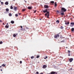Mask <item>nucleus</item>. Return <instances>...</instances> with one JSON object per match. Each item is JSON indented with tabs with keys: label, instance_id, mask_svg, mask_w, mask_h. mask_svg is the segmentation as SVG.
Masks as SVG:
<instances>
[{
	"label": "nucleus",
	"instance_id": "obj_1",
	"mask_svg": "<svg viewBox=\"0 0 74 74\" xmlns=\"http://www.w3.org/2000/svg\"><path fill=\"white\" fill-rule=\"evenodd\" d=\"M61 11L62 12H66L67 10L64 8H62L61 9Z\"/></svg>",
	"mask_w": 74,
	"mask_h": 74
},
{
	"label": "nucleus",
	"instance_id": "obj_2",
	"mask_svg": "<svg viewBox=\"0 0 74 74\" xmlns=\"http://www.w3.org/2000/svg\"><path fill=\"white\" fill-rule=\"evenodd\" d=\"M60 36V35L59 34H57L54 35V37L55 38H57L58 37H59Z\"/></svg>",
	"mask_w": 74,
	"mask_h": 74
},
{
	"label": "nucleus",
	"instance_id": "obj_3",
	"mask_svg": "<svg viewBox=\"0 0 74 74\" xmlns=\"http://www.w3.org/2000/svg\"><path fill=\"white\" fill-rule=\"evenodd\" d=\"M49 12H47L46 13H45V16H47V18H49ZM47 14H48L47 16Z\"/></svg>",
	"mask_w": 74,
	"mask_h": 74
},
{
	"label": "nucleus",
	"instance_id": "obj_4",
	"mask_svg": "<svg viewBox=\"0 0 74 74\" xmlns=\"http://www.w3.org/2000/svg\"><path fill=\"white\" fill-rule=\"evenodd\" d=\"M74 25V23L73 22H71V25H70V26L71 27H73Z\"/></svg>",
	"mask_w": 74,
	"mask_h": 74
},
{
	"label": "nucleus",
	"instance_id": "obj_5",
	"mask_svg": "<svg viewBox=\"0 0 74 74\" xmlns=\"http://www.w3.org/2000/svg\"><path fill=\"white\" fill-rule=\"evenodd\" d=\"M51 74H58L56 72L52 71L51 73Z\"/></svg>",
	"mask_w": 74,
	"mask_h": 74
},
{
	"label": "nucleus",
	"instance_id": "obj_6",
	"mask_svg": "<svg viewBox=\"0 0 74 74\" xmlns=\"http://www.w3.org/2000/svg\"><path fill=\"white\" fill-rule=\"evenodd\" d=\"M43 12L44 13H45L46 12H47H47H48V10H47V9H46L45 10H43Z\"/></svg>",
	"mask_w": 74,
	"mask_h": 74
},
{
	"label": "nucleus",
	"instance_id": "obj_7",
	"mask_svg": "<svg viewBox=\"0 0 74 74\" xmlns=\"http://www.w3.org/2000/svg\"><path fill=\"white\" fill-rule=\"evenodd\" d=\"M44 7L45 8H49V6L47 5H45Z\"/></svg>",
	"mask_w": 74,
	"mask_h": 74
},
{
	"label": "nucleus",
	"instance_id": "obj_8",
	"mask_svg": "<svg viewBox=\"0 0 74 74\" xmlns=\"http://www.w3.org/2000/svg\"><path fill=\"white\" fill-rule=\"evenodd\" d=\"M65 42V40H64V39L62 41H60V42L59 41V40H58L59 43H61V42Z\"/></svg>",
	"mask_w": 74,
	"mask_h": 74
},
{
	"label": "nucleus",
	"instance_id": "obj_9",
	"mask_svg": "<svg viewBox=\"0 0 74 74\" xmlns=\"http://www.w3.org/2000/svg\"><path fill=\"white\" fill-rule=\"evenodd\" d=\"M73 60V58H71L69 59V61L70 62H72V61Z\"/></svg>",
	"mask_w": 74,
	"mask_h": 74
},
{
	"label": "nucleus",
	"instance_id": "obj_10",
	"mask_svg": "<svg viewBox=\"0 0 74 74\" xmlns=\"http://www.w3.org/2000/svg\"><path fill=\"white\" fill-rule=\"evenodd\" d=\"M60 14L62 16H64V12H62V13H60Z\"/></svg>",
	"mask_w": 74,
	"mask_h": 74
},
{
	"label": "nucleus",
	"instance_id": "obj_11",
	"mask_svg": "<svg viewBox=\"0 0 74 74\" xmlns=\"http://www.w3.org/2000/svg\"><path fill=\"white\" fill-rule=\"evenodd\" d=\"M47 65H44L43 66V69H45L46 68H47Z\"/></svg>",
	"mask_w": 74,
	"mask_h": 74
},
{
	"label": "nucleus",
	"instance_id": "obj_12",
	"mask_svg": "<svg viewBox=\"0 0 74 74\" xmlns=\"http://www.w3.org/2000/svg\"><path fill=\"white\" fill-rule=\"evenodd\" d=\"M6 10V11L7 12H9V11H10V10H9V9L8 8H6L5 9Z\"/></svg>",
	"mask_w": 74,
	"mask_h": 74
},
{
	"label": "nucleus",
	"instance_id": "obj_13",
	"mask_svg": "<svg viewBox=\"0 0 74 74\" xmlns=\"http://www.w3.org/2000/svg\"><path fill=\"white\" fill-rule=\"evenodd\" d=\"M14 10H15V11H16L17 10V7H14Z\"/></svg>",
	"mask_w": 74,
	"mask_h": 74
},
{
	"label": "nucleus",
	"instance_id": "obj_14",
	"mask_svg": "<svg viewBox=\"0 0 74 74\" xmlns=\"http://www.w3.org/2000/svg\"><path fill=\"white\" fill-rule=\"evenodd\" d=\"M65 25H69V22H65Z\"/></svg>",
	"mask_w": 74,
	"mask_h": 74
},
{
	"label": "nucleus",
	"instance_id": "obj_15",
	"mask_svg": "<svg viewBox=\"0 0 74 74\" xmlns=\"http://www.w3.org/2000/svg\"><path fill=\"white\" fill-rule=\"evenodd\" d=\"M5 5H8V2H6L5 3Z\"/></svg>",
	"mask_w": 74,
	"mask_h": 74
},
{
	"label": "nucleus",
	"instance_id": "obj_16",
	"mask_svg": "<svg viewBox=\"0 0 74 74\" xmlns=\"http://www.w3.org/2000/svg\"><path fill=\"white\" fill-rule=\"evenodd\" d=\"M55 7H56L57 6V4L56 2H55L54 3Z\"/></svg>",
	"mask_w": 74,
	"mask_h": 74
},
{
	"label": "nucleus",
	"instance_id": "obj_17",
	"mask_svg": "<svg viewBox=\"0 0 74 74\" xmlns=\"http://www.w3.org/2000/svg\"><path fill=\"white\" fill-rule=\"evenodd\" d=\"M63 38L62 37H60L59 40H60V41H61V40H62V39H63Z\"/></svg>",
	"mask_w": 74,
	"mask_h": 74
},
{
	"label": "nucleus",
	"instance_id": "obj_18",
	"mask_svg": "<svg viewBox=\"0 0 74 74\" xmlns=\"http://www.w3.org/2000/svg\"><path fill=\"white\" fill-rule=\"evenodd\" d=\"M14 21H11V23H12V24H13L14 23Z\"/></svg>",
	"mask_w": 74,
	"mask_h": 74
},
{
	"label": "nucleus",
	"instance_id": "obj_19",
	"mask_svg": "<svg viewBox=\"0 0 74 74\" xmlns=\"http://www.w3.org/2000/svg\"><path fill=\"white\" fill-rule=\"evenodd\" d=\"M1 66L2 67H3H3H5V64H2L1 65Z\"/></svg>",
	"mask_w": 74,
	"mask_h": 74
},
{
	"label": "nucleus",
	"instance_id": "obj_20",
	"mask_svg": "<svg viewBox=\"0 0 74 74\" xmlns=\"http://www.w3.org/2000/svg\"><path fill=\"white\" fill-rule=\"evenodd\" d=\"M71 32H74V28H73L71 29Z\"/></svg>",
	"mask_w": 74,
	"mask_h": 74
},
{
	"label": "nucleus",
	"instance_id": "obj_21",
	"mask_svg": "<svg viewBox=\"0 0 74 74\" xmlns=\"http://www.w3.org/2000/svg\"><path fill=\"white\" fill-rule=\"evenodd\" d=\"M28 10H31L32 9V7H29L28 8Z\"/></svg>",
	"mask_w": 74,
	"mask_h": 74
},
{
	"label": "nucleus",
	"instance_id": "obj_22",
	"mask_svg": "<svg viewBox=\"0 0 74 74\" xmlns=\"http://www.w3.org/2000/svg\"><path fill=\"white\" fill-rule=\"evenodd\" d=\"M56 23H59V20H57L56 21Z\"/></svg>",
	"mask_w": 74,
	"mask_h": 74
},
{
	"label": "nucleus",
	"instance_id": "obj_23",
	"mask_svg": "<svg viewBox=\"0 0 74 74\" xmlns=\"http://www.w3.org/2000/svg\"><path fill=\"white\" fill-rule=\"evenodd\" d=\"M13 36L14 37H15L16 36V35L15 34H14L13 35Z\"/></svg>",
	"mask_w": 74,
	"mask_h": 74
},
{
	"label": "nucleus",
	"instance_id": "obj_24",
	"mask_svg": "<svg viewBox=\"0 0 74 74\" xmlns=\"http://www.w3.org/2000/svg\"><path fill=\"white\" fill-rule=\"evenodd\" d=\"M8 27H9V26H8L7 25H6V26H5V28H8Z\"/></svg>",
	"mask_w": 74,
	"mask_h": 74
},
{
	"label": "nucleus",
	"instance_id": "obj_25",
	"mask_svg": "<svg viewBox=\"0 0 74 74\" xmlns=\"http://www.w3.org/2000/svg\"><path fill=\"white\" fill-rule=\"evenodd\" d=\"M50 3H51V4H53V3H54V1H50Z\"/></svg>",
	"mask_w": 74,
	"mask_h": 74
},
{
	"label": "nucleus",
	"instance_id": "obj_26",
	"mask_svg": "<svg viewBox=\"0 0 74 74\" xmlns=\"http://www.w3.org/2000/svg\"><path fill=\"white\" fill-rule=\"evenodd\" d=\"M9 16H12V14L11 13H9Z\"/></svg>",
	"mask_w": 74,
	"mask_h": 74
},
{
	"label": "nucleus",
	"instance_id": "obj_27",
	"mask_svg": "<svg viewBox=\"0 0 74 74\" xmlns=\"http://www.w3.org/2000/svg\"><path fill=\"white\" fill-rule=\"evenodd\" d=\"M21 30H22L23 31L24 30H26L25 29H24V28H22L21 29Z\"/></svg>",
	"mask_w": 74,
	"mask_h": 74
},
{
	"label": "nucleus",
	"instance_id": "obj_28",
	"mask_svg": "<svg viewBox=\"0 0 74 74\" xmlns=\"http://www.w3.org/2000/svg\"><path fill=\"white\" fill-rule=\"evenodd\" d=\"M47 58H48V57H47V56H46L45 58H44V59H47Z\"/></svg>",
	"mask_w": 74,
	"mask_h": 74
},
{
	"label": "nucleus",
	"instance_id": "obj_29",
	"mask_svg": "<svg viewBox=\"0 0 74 74\" xmlns=\"http://www.w3.org/2000/svg\"><path fill=\"white\" fill-rule=\"evenodd\" d=\"M68 53L69 54H70V51L69 50L68 51Z\"/></svg>",
	"mask_w": 74,
	"mask_h": 74
},
{
	"label": "nucleus",
	"instance_id": "obj_30",
	"mask_svg": "<svg viewBox=\"0 0 74 74\" xmlns=\"http://www.w3.org/2000/svg\"><path fill=\"white\" fill-rule=\"evenodd\" d=\"M63 28H64L62 26H61V27H60V29H63Z\"/></svg>",
	"mask_w": 74,
	"mask_h": 74
},
{
	"label": "nucleus",
	"instance_id": "obj_31",
	"mask_svg": "<svg viewBox=\"0 0 74 74\" xmlns=\"http://www.w3.org/2000/svg\"><path fill=\"white\" fill-rule=\"evenodd\" d=\"M10 9H13V7H12V5L11 6Z\"/></svg>",
	"mask_w": 74,
	"mask_h": 74
},
{
	"label": "nucleus",
	"instance_id": "obj_32",
	"mask_svg": "<svg viewBox=\"0 0 74 74\" xmlns=\"http://www.w3.org/2000/svg\"><path fill=\"white\" fill-rule=\"evenodd\" d=\"M15 16H16V17H17V16H18V14H16L15 15Z\"/></svg>",
	"mask_w": 74,
	"mask_h": 74
},
{
	"label": "nucleus",
	"instance_id": "obj_33",
	"mask_svg": "<svg viewBox=\"0 0 74 74\" xmlns=\"http://www.w3.org/2000/svg\"><path fill=\"white\" fill-rule=\"evenodd\" d=\"M26 10V9H23L22 10L23 11H25Z\"/></svg>",
	"mask_w": 74,
	"mask_h": 74
},
{
	"label": "nucleus",
	"instance_id": "obj_34",
	"mask_svg": "<svg viewBox=\"0 0 74 74\" xmlns=\"http://www.w3.org/2000/svg\"><path fill=\"white\" fill-rule=\"evenodd\" d=\"M31 59H33L34 58V56H32V57H31Z\"/></svg>",
	"mask_w": 74,
	"mask_h": 74
},
{
	"label": "nucleus",
	"instance_id": "obj_35",
	"mask_svg": "<svg viewBox=\"0 0 74 74\" xmlns=\"http://www.w3.org/2000/svg\"><path fill=\"white\" fill-rule=\"evenodd\" d=\"M3 44V42L1 41L0 42V44Z\"/></svg>",
	"mask_w": 74,
	"mask_h": 74
},
{
	"label": "nucleus",
	"instance_id": "obj_36",
	"mask_svg": "<svg viewBox=\"0 0 74 74\" xmlns=\"http://www.w3.org/2000/svg\"><path fill=\"white\" fill-rule=\"evenodd\" d=\"M40 57V56H36V58H39Z\"/></svg>",
	"mask_w": 74,
	"mask_h": 74
},
{
	"label": "nucleus",
	"instance_id": "obj_37",
	"mask_svg": "<svg viewBox=\"0 0 74 74\" xmlns=\"http://www.w3.org/2000/svg\"><path fill=\"white\" fill-rule=\"evenodd\" d=\"M26 29H29V27H26Z\"/></svg>",
	"mask_w": 74,
	"mask_h": 74
},
{
	"label": "nucleus",
	"instance_id": "obj_38",
	"mask_svg": "<svg viewBox=\"0 0 74 74\" xmlns=\"http://www.w3.org/2000/svg\"><path fill=\"white\" fill-rule=\"evenodd\" d=\"M1 4L2 5H3V2H1Z\"/></svg>",
	"mask_w": 74,
	"mask_h": 74
},
{
	"label": "nucleus",
	"instance_id": "obj_39",
	"mask_svg": "<svg viewBox=\"0 0 74 74\" xmlns=\"http://www.w3.org/2000/svg\"><path fill=\"white\" fill-rule=\"evenodd\" d=\"M36 11H37V10H35L34 12V13H36Z\"/></svg>",
	"mask_w": 74,
	"mask_h": 74
},
{
	"label": "nucleus",
	"instance_id": "obj_40",
	"mask_svg": "<svg viewBox=\"0 0 74 74\" xmlns=\"http://www.w3.org/2000/svg\"><path fill=\"white\" fill-rule=\"evenodd\" d=\"M38 72L37 71L36 72V74H38Z\"/></svg>",
	"mask_w": 74,
	"mask_h": 74
},
{
	"label": "nucleus",
	"instance_id": "obj_41",
	"mask_svg": "<svg viewBox=\"0 0 74 74\" xmlns=\"http://www.w3.org/2000/svg\"><path fill=\"white\" fill-rule=\"evenodd\" d=\"M22 63V61H21L20 62V63Z\"/></svg>",
	"mask_w": 74,
	"mask_h": 74
},
{
	"label": "nucleus",
	"instance_id": "obj_42",
	"mask_svg": "<svg viewBox=\"0 0 74 74\" xmlns=\"http://www.w3.org/2000/svg\"><path fill=\"white\" fill-rule=\"evenodd\" d=\"M20 27H21V29H22V28H23V27H22V26H20Z\"/></svg>",
	"mask_w": 74,
	"mask_h": 74
},
{
	"label": "nucleus",
	"instance_id": "obj_43",
	"mask_svg": "<svg viewBox=\"0 0 74 74\" xmlns=\"http://www.w3.org/2000/svg\"><path fill=\"white\" fill-rule=\"evenodd\" d=\"M71 56V55H70V54H69L68 55V56Z\"/></svg>",
	"mask_w": 74,
	"mask_h": 74
},
{
	"label": "nucleus",
	"instance_id": "obj_44",
	"mask_svg": "<svg viewBox=\"0 0 74 74\" xmlns=\"http://www.w3.org/2000/svg\"><path fill=\"white\" fill-rule=\"evenodd\" d=\"M70 70H72V69H69Z\"/></svg>",
	"mask_w": 74,
	"mask_h": 74
},
{
	"label": "nucleus",
	"instance_id": "obj_45",
	"mask_svg": "<svg viewBox=\"0 0 74 74\" xmlns=\"http://www.w3.org/2000/svg\"><path fill=\"white\" fill-rule=\"evenodd\" d=\"M2 22V21L1 20H0V22Z\"/></svg>",
	"mask_w": 74,
	"mask_h": 74
},
{
	"label": "nucleus",
	"instance_id": "obj_46",
	"mask_svg": "<svg viewBox=\"0 0 74 74\" xmlns=\"http://www.w3.org/2000/svg\"><path fill=\"white\" fill-rule=\"evenodd\" d=\"M0 70H1V71H3V70H2V69H1Z\"/></svg>",
	"mask_w": 74,
	"mask_h": 74
},
{
	"label": "nucleus",
	"instance_id": "obj_47",
	"mask_svg": "<svg viewBox=\"0 0 74 74\" xmlns=\"http://www.w3.org/2000/svg\"><path fill=\"white\" fill-rule=\"evenodd\" d=\"M68 48V47H66V49H67Z\"/></svg>",
	"mask_w": 74,
	"mask_h": 74
},
{
	"label": "nucleus",
	"instance_id": "obj_48",
	"mask_svg": "<svg viewBox=\"0 0 74 74\" xmlns=\"http://www.w3.org/2000/svg\"><path fill=\"white\" fill-rule=\"evenodd\" d=\"M21 13H19V15H21Z\"/></svg>",
	"mask_w": 74,
	"mask_h": 74
},
{
	"label": "nucleus",
	"instance_id": "obj_49",
	"mask_svg": "<svg viewBox=\"0 0 74 74\" xmlns=\"http://www.w3.org/2000/svg\"><path fill=\"white\" fill-rule=\"evenodd\" d=\"M1 67V66H0V69Z\"/></svg>",
	"mask_w": 74,
	"mask_h": 74
},
{
	"label": "nucleus",
	"instance_id": "obj_50",
	"mask_svg": "<svg viewBox=\"0 0 74 74\" xmlns=\"http://www.w3.org/2000/svg\"><path fill=\"white\" fill-rule=\"evenodd\" d=\"M8 25V23H7V25Z\"/></svg>",
	"mask_w": 74,
	"mask_h": 74
},
{
	"label": "nucleus",
	"instance_id": "obj_51",
	"mask_svg": "<svg viewBox=\"0 0 74 74\" xmlns=\"http://www.w3.org/2000/svg\"><path fill=\"white\" fill-rule=\"evenodd\" d=\"M16 35H18V34H16Z\"/></svg>",
	"mask_w": 74,
	"mask_h": 74
},
{
	"label": "nucleus",
	"instance_id": "obj_52",
	"mask_svg": "<svg viewBox=\"0 0 74 74\" xmlns=\"http://www.w3.org/2000/svg\"><path fill=\"white\" fill-rule=\"evenodd\" d=\"M13 0L14 1H15V0Z\"/></svg>",
	"mask_w": 74,
	"mask_h": 74
},
{
	"label": "nucleus",
	"instance_id": "obj_53",
	"mask_svg": "<svg viewBox=\"0 0 74 74\" xmlns=\"http://www.w3.org/2000/svg\"><path fill=\"white\" fill-rule=\"evenodd\" d=\"M1 1H0V2H1Z\"/></svg>",
	"mask_w": 74,
	"mask_h": 74
},
{
	"label": "nucleus",
	"instance_id": "obj_54",
	"mask_svg": "<svg viewBox=\"0 0 74 74\" xmlns=\"http://www.w3.org/2000/svg\"><path fill=\"white\" fill-rule=\"evenodd\" d=\"M49 24H50V23H49Z\"/></svg>",
	"mask_w": 74,
	"mask_h": 74
},
{
	"label": "nucleus",
	"instance_id": "obj_55",
	"mask_svg": "<svg viewBox=\"0 0 74 74\" xmlns=\"http://www.w3.org/2000/svg\"><path fill=\"white\" fill-rule=\"evenodd\" d=\"M25 3H26V1H25Z\"/></svg>",
	"mask_w": 74,
	"mask_h": 74
},
{
	"label": "nucleus",
	"instance_id": "obj_56",
	"mask_svg": "<svg viewBox=\"0 0 74 74\" xmlns=\"http://www.w3.org/2000/svg\"><path fill=\"white\" fill-rule=\"evenodd\" d=\"M3 25H4V23H3Z\"/></svg>",
	"mask_w": 74,
	"mask_h": 74
},
{
	"label": "nucleus",
	"instance_id": "obj_57",
	"mask_svg": "<svg viewBox=\"0 0 74 74\" xmlns=\"http://www.w3.org/2000/svg\"><path fill=\"white\" fill-rule=\"evenodd\" d=\"M40 20H41V19H40Z\"/></svg>",
	"mask_w": 74,
	"mask_h": 74
},
{
	"label": "nucleus",
	"instance_id": "obj_58",
	"mask_svg": "<svg viewBox=\"0 0 74 74\" xmlns=\"http://www.w3.org/2000/svg\"><path fill=\"white\" fill-rule=\"evenodd\" d=\"M57 11V12H58V11Z\"/></svg>",
	"mask_w": 74,
	"mask_h": 74
}]
</instances>
